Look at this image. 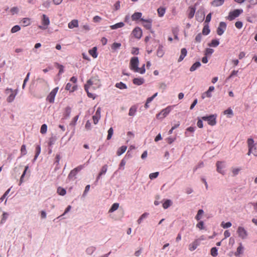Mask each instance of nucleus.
<instances>
[{
  "label": "nucleus",
  "instance_id": "f257e3e1",
  "mask_svg": "<svg viewBox=\"0 0 257 257\" xmlns=\"http://www.w3.org/2000/svg\"><path fill=\"white\" fill-rule=\"evenodd\" d=\"M101 85L100 82L97 76L91 77L84 85V89L90 98H94L95 94L89 92L92 90L98 88Z\"/></svg>",
  "mask_w": 257,
  "mask_h": 257
},
{
  "label": "nucleus",
  "instance_id": "f03ea898",
  "mask_svg": "<svg viewBox=\"0 0 257 257\" xmlns=\"http://www.w3.org/2000/svg\"><path fill=\"white\" fill-rule=\"evenodd\" d=\"M247 146L248 148V155L252 154L254 156H257V144L254 143V141L251 138H249L247 141Z\"/></svg>",
  "mask_w": 257,
  "mask_h": 257
},
{
  "label": "nucleus",
  "instance_id": "7ed1b4c3",
  "mask_svg": "<svg viewBox=\"0 0 257 257\" xmlns=\"http://www.w3.org/2000/svg\"><path fill=\"white\" fill-rule=\"evenodd\" d=\"M216 114H212L209 116H202L201 119L204 121H207L209 125L213 126L216 124Z\"/></svg>",
  "mask_w": 257,
  "mask_h": 257
},
{
  "label": "nucleus",
  "instance_id": "20e7f679",
  "mask_svg": "<svg viewBox=\"0 0 257 257\" xmlns=\"http://www.w3.org/2000/svg\"><path fill=\"white\" fill-rule=\"evenodd\" d=\"M58 87H56L53 89H52L46 98L47 101H48L49 102L51 103H54L55 96L57 93L58 92Z\"/></svg>",
  "mask_w": 257,
  "mask_h": 257
},
{
  "label": "nucleus",
  "instance_id": "39448f33",
  "mask_svg": "<svg viewBox=\"0 0 257 257\" xmlns=\"http://www.w3.org/2000/svg\"><path fill=\"white\" fill-rule=\"evenodd\" d=\"M243 12L241 9H236L229 13L228 19L229 21H232L236 17H238Z\"/></svg>",
  "mask_w": 257,
  "mask_h": 257
},
{
  "label": "nucleus",
  "instance_id": "423d86ee",
  "mask_svg": "<svg viewBox=\"0 0 257 257\" xmlns=\"http://www.w3.org/2000/svg\"><path fill=\"white\" fill-rule=\"evenodd\" d=\"M42 24L43 26H40L39 28L42 30L46 29L50 24L49 18L45 14H43L42 16Z\"/></svg>",
  "mask_w": 257,
  "mask_h": 257
},
{
  "label": "nucleus",
  "instance_id": "0eeeda50",
  "mask_svg": "<svg viewBox=\"0 0 257 257\" xmlns=\"http://www.w3.org/2000/svg\"><path fill=\"white\" fill-rule=\"evenodd\" d=\"M171 106H168L163 109L157 115L158 119H162L165 117L171 111Z\"/></svg>",
  "mask_w": 257,
  "mask_h": 257
},
{
  "label": "nucleus",
  "instance_id": "6e6552de",
  "mask_svg": "<svg viewBox=\"0 0 257 257\" xmlns=\"http://www.w3.org/2000/svg\"><path fill=\"white\" fill-rule=\"evenodd\" d=\"M139 65V59L137 57H134L132 58L130 61V68L131 70L135 71L138 68Z\"/></svg>",
  "mask_w": 257,
  "mask_h": 257
},
{
  "label": "nucleus",
  "instance_id": "1a4fd4ad",
  "mask_svg": "<svg viewBox=\"0 0 257 257\" xmlns=\"http://www.w3.org/2000/svg\"><path fill=\"white\" fill-rule=\"evenodd\" d=\"M6 91L7 93L10 92V95L8 97L7 100L8 102L10 103L13 101V100L15 99V98L17 95V92L14 91L11 88H7L6 90Z\"/></svg>",
  "mask_w": 257,
  "mask_h": 257
},
{
  "label": "nucleus",
  "instance_id": "9d476101",
  "mask_svg": "<svg viewBox=\"0 0 257 257\" xmlns=\"http://www.w3.org/2000/svg\"><path fill=\"white\" fill-rule=\"evenodd\" d=\"M237 233L238 236L242 239L246 238L247 236V232L246 230L241 226H239L237 230Z\"/></svg>",
  "mask_w": 257,
  "mask_h": 257
},
{
  "label": "nucleus",
  "instance_id": "9b49d317",
  "mask_svg": "<svg viewBox=\"0 0 257 257\" xmlns=\"http://www.w3.org/2000/svg\"><path fill=\"white\" fill-rule=\"evenodd\" d=\"M226 28L225 23L221 22L219 23V27L217 30V33L218 35L221 36L223 34Z\"/></svg>",
  "mask_w": 257,
  "mask_h": 257
},
{
  "label": "nucleus",
  "instance_id": "f8f14e48",
  "mask_svg": "<svg viewBox=\"0 0 257 257\" xmlns=\"http://www.w3.org/2000/svg\"><path fill=\"white\" fill-rule=\"evenodd\" d=\"M142 30L139 27L135 28L132 32L134 36L137 39H140L142 37Z\"/></svg>",
  "mask_w": 257,
  "mask_h": 257
},
{
  "label": "nucleus",
  "instance_id": "ddd939ff",
  "mask_svg": "<svg viewBox=\"0 0 257 257\" xmlns=\"http://www.w3.org/2000/svg\"><path fill=\"white\" fill-rule=\"evenodd\" d=\"M141 21L142 22L143 26L148 30H150L152 28V20H145L141 19Z\"/></svg>",
  "mask_w": 257,
  "mask_h": 257
},
{
  "label": "nucleus",
  "instance_id": "4468645a",
  "mask_svg": "<svg viewBox=\"0 0 257 257\" xmlns=\"http://www.w3.org/2000/svg\"><path fill=\"white\" fill-rule=\"evenodd\" d=\"M101 109L98 107L94 115L92 116L93 122L95 124H97L100 118Z\"/></svg>",
  "mask_w": 257,
  "mask_h": 257
},
{
  "label": "nucleus",
  "instance_id": "2eb2a0df",
  "mask_svg": "<svg viewBox=\"0 0 257 257\" xmlns=\"http://www.w3.org/2000/svg\"><path fill=\"white\" fill-rule=\"evenodd\" d=\"M200 242L198 239H195L193 242L189 244V249L190 251H193L197 246L199 245Z\"/></svg>",
  "mask_w": 257,
  "mask_h": 257
},
{
  "label": "nucleus",
  "instance_id": "dca6fc26",
  "mask_svg": "<svg viewBox=\"0 0 257 257\" xmlns=\"http://www.w3.org/2000/svg\"><path fill=\"white\" fill-rule=\"evenodd\" d=\"M217 171L220 174H224V172L223 169L224 168L223 162L221 161H218L216 163Z\"/></svg>",
  "mask_w": 257,
  "mask_h": 257
},
{
  "label": "nucleus",
  "instance_id": "f3484780",
  "mask_svg": "<svg viewBox=\"0 0 257 257\" xmlns=\"http://www.w3.org/2000/svg\"><path fill=\"white\" fill-rule=\"evenodd\" d=\"M77 89V85L75 84V85H73L70 83H67V84H66V85L65 86V89L66 90H68V91H69L70 92H74Z\"/></svg>",
  "mask_w": 257,
  "mask_h": 257
},
{
  "label": "nucleus",
  "instance_id": "a211bd4d",
  "mask_svg": "<svg viewBox=\"0 0 257 257\" xmlns=\"http://www.w3.org/2000/svg\"><path fill=\"white\" fill-rule=\"evenodd\" d=\"M196 11V8L194 7H190L188 8V17L189 19H191L193 18L194 16L195 13Z\"/></svg>",
  "mask_w": 257,
  "mask_h": 257
},
{
  "label": "nucleus",
  "instance_id": "6ab92c4d",
  "mask_svg": "<svg viewBox=\"0 0 257 257\" xmlns=\"http://www.w3.org/2000/svg\"><path fill=\"white\" fill-rule=\"evenodd\" d=\"M187 51L186 48H182L181 50V54L178 60V62H181L187 55Z\"/></svg>",
  "mask_w": 257,
  "mask_h": 257
},
{
  "label": "nucleus",
  "instance_id": "aec40b11",
  "mask_svg": "<svg viewBox=\"0 0 257 257\" xmlns=\"http://www.w3.org/2000/svg\"><path fill=\"white\" fill-rule=\"evenodd\" d=\"M68 28L69 29H73L78 27V21L77 20H73L68 23Z\"/></svg>",
  "mask_w": 257,
  "mask_h": 257
},
{
  "label": "nucleus",
  "instance_id": "412c9836",
  "mask_svg": "<svg viewBox=\"0 0 257 257\" xmlns=\"http://www.w3.org/2000/svg\"><path fill=\"white\" fill-rule=\"evenodd\" d=\"M224 1L225 0H213L211 2V5L213 7H219L222 6L224 4Z\"/></svg>",
  "mask_w": 257,
  "mask_h": 257
},
{
  "label": "nucleus",
  "instance_id": "4be33fe9",
  "mask_svg": "<svg viewBox=\"0 0 257 257\" xmlns=\"http://www.w3.org/2000/svg\"><path fill=\"white\" fill-rule=\"evenodd\" d=\"M142 16V14L140 12H137L135 13L132 16V19L133 21H137L139 19L141 20V17Z\"/></svg>",
  "mask_w": 257,
  "mask_h": 257
},
{
  "label": "nucleus",
  "instance_id": "5701e85b",
  "mask_svg": "<svg viewBox=\"0 0 257 257\" xmlns=\"http://www.w3.org/2000/svg\"><path fill=\"white\" fill-rule=\"evenodd\" d=\"M89 53L93 58H96L97 57V48L94 47L92 49L89 50Z\"/></svg>",
  "mask_w": 257,
  "mask_h": 257
},
{
  "label": "nucleus",
  "instance_id": "b1692460",
  "mask_svg": "<svg viewBox=\"0 0 257 257\" xmlns=\"http://www.w3.org/2000/svg\"><path fill=\"white\" fill-rule=\"evenodd\" d=\"M144 82V79L142 78H136L133 79V83L137 85H141Z\"/></svg>",
  "mask_w": 257,
  "mask_h": 257
},
{
  "label": "nucleus",
  "instance_id": "393cba45",
  "mask_svg": "<svg viewBox=\"0 0 257 257\" xmlns=\"http://www.w3.org/2000/svg\"><path fill=\"white\" fill-rule=\"evenodd\" d=\"M21 23L24 27L29 26L31 24V19L28 18H23L21 21Z\"/></svg>",
  "mask_w": 257,
  "mask_h": 257
},
{
  "label": "nucleus",
  "instance_id": "a878e982",
  "mask_svg": "<svg viewBox=\"0 0 257 257\" xmlns=\"http://www.w3.org/2000/svg\"><path fill=\"white\" fill-rule=\"evenodd\" d=\"M164 54V51L163 50V47L162 45H160L157 51V55L159 57H162Z\"/></svg>",
  "mask_w": 257,
  "mask_h": 257
},
{
  "label": "nucleus",
  "instance_id": "bb28decb",
  "mask_svg": "<svg viewBox=\"0 0 257 257\" xmlns=\"http://www.w3.org/2000/svg\"><path fill=\"white\" fill-rule=\"evenodd\" d=\"M243 247L241 243L239 244V246L237 248L236 251L235 252V255L238 256V255L243 253Z\"/></svg>",
  "mask_w": 257,
  "mask_h": 257
},
{
  "label": "nucleus",
  "instance_id": "cd10ccee",
  "mask_svg": "<svg viewBox=\"0 0 257 257\" xmlns=\"http://www.w3.org/2000/svg\"><path fill=\"white\" fill-rule=\"evenodd\" d=\"M54 65L55 67H56L58 69H59V75L61 74L64 72V66L58 63H55Z\"/></svg>",
  "mask_w": 257,
  "mask_h": 257
},
{
  "label": "nucleus",
  "instance_id": "c85d7f7f",
  "mask_svg": "<svg viewBox=\"0 0 257 257\" xmlns=\"http://www.w3.org/2000/svg\"><path fill=\"white\" fill-rule=\"evenodd\" d=\"M201 66V63L199 62H196L193 64L190 68V71L192 72L195 71L196 69Z\"/></svg>",
  "mask_w": 257,
  "mask_h": 257
},
{
  "label": "nucleus",
  "instance_id": "c756f323",
  "mask_svg": "<svg viewBox=\"0 0 257 257\" xmlns=\"http://www.w3.org/2000/svg\"><path fill=\"white\" fill-rule=\"evenodd\" d=\"M127 147L126 146H121L119 149L117 151L116 154L118 156H120L124 153L126 150Z\"/></svg>",
  "mask_w": 257,
  "mask_h": 257
},
{
  "label": "nucleus",
  "instance_id": "7c9ffc66",
  "mask_svg": "<svg viewBox=\"0 0 257 257\" xmlns=\"http://www.w3.org/2000/svg\"><path fill=\"white\" fill-rule=\"evenodd\" d=\"M172 204V202L171 200L167 199L165 201V202L163 204V207L164 209H167L169 207H170Z\"/></svg>",
  "mask_w": 257,
  "mask_h": 257
},
{
  "label": "nucleus",
  "instance_id": "2f4dec72",
  "mask_svg": "<svg viewBox=\"0 0 257 257\" xmlns=\"http://www.w3.org/2000/svg\"><path fill=\"white\" fill-rule=\"evenodd\" d=\"M136 111H137V107L135 106H132L129 110L128 115L130 116H134V115H135Z\"/></svg>",
  "mask_w": 257,
  "mask_h": 257
},
{
  "label": "nucleus",
  "instance_id": "473e14b6",
  "mask_svg": "<svg viewBox=\"0 0 257 257\" xmlns=\"http://www.w3.org/2000/svg\"><path fill=\"white\" fill-rule=\"evenodd\" d=\"M57 193L60 195L64 196V195H65L66 194V191L65 189H64V188H62L61 187H59L57 188Z\"/></svg>",
  "mask_w": 257,
  "mask_h": 257
},
{
  "label": "nucleus",
  "instance_id": "72a5a7b5",
  "mask_svg": "<svg viewBox=\"0 0 257 257\" xmlns=\"http://www.w3.org/2000/svg\"><path fill=\"white\" fill-rule=\"evenodd\" d=\"M41 153V147L40 145H38L36 147V154L34 157V160H36L38 158V156Z\"/></svg>",
  "mask_w": 257,
  "mask_h": 257
},
{
  "label": "nucleus",
  "instance_id": "f704fd0d",
  "mask_svg": "<svg viewBox=\"0 0 257 257\" xmlns=\"http://www.w3.org/2000/svg\"><path fill=\"white\" fill-rule=\"evenodd\" d=\"M77 173L76 172L75 170L73 169L71 171L70 173L68 175V178L69 179H73L75 178V176L77 175Z\"/></svg>",
  "mask_w": 257,
  "mask_h": 257
},
{
  "label": "nucleus",
  "instance_id": "c9c22d12",
  "mask_svg": "<svg viewBox=\"0 0 257 257\" xmlns=\"http://www.w3.org/2000/svg\"><path fill=\"white\" fill-rule=\"evenodd\" d=\"M115 86L117 88H118L120 89H126L127 88L126 85L121 82H120L119 83H117L115 84Z\"/></svg>",
  "mask_w": 257,
  "mask_h": 257
},
{
  "label": "nucleus",
  "instance_id": "e433bc0d",
  "mask_svg": "<svg viewBox=\"0 0 257 257\" xmlns=\"http://www.w3.org/2000/svg\"><path fill=\"white\" fill-rule=\"evenodd\" d=\"M219 44V42L218 40L214 39L211 41L210 44H209V46L210 47H217Z\"/></svg>",
  "mask_w": 257,
  "mask_h": 257
},
{
  "label": "nucleus",
  "instance_id": "4c0bfd02",
  "mask_svg": "<svg viewBox=\"0 0 257 257\" xmlns=\"http://www.w3.org/2000/svg\"><path fill=\"white\" fill-rule=\"evenodd\" d=\"M165 9L164 8L160 7L158 9V15L160 17H163L165 13Z\"/></svg>",
  "mask_w": 257,
  "mask_h": 257
},
{
  "label": "nucleus",
  "instance_id": "58836bf2",
  "mask_svg": "<svg viewBox=\"0 0 257 257\" xmlns=\"http://www.w3.org/2000/svg\"><path fill=\"white\" fill-rule=\"evenodd\" d=\"M47 131V125L46 124L42 125L40 129V133L42 134H45Z\"/></svg>",
  "mask_w": 257,
  "mask_h": 257
},
{
  "label": "nucleus",
  "instance_id": "ea45409f",
  "mask_svg": "<svg viewBox=\"0 0 257 257\" xmlns=\"http://www.w3.org/2000/svg\"><path fill=\"white\" fill-rule=\"evenodd\" d=\"M106 171H107V166L104 165L101 168V171L98 174V178H99L103 174H104L106 173Z\"/></svg>",
  "mask_w": 257,
  "mask_h": 257
},
{
  "label": "nucleus",
  "instance_id": "a19ab883",
  "mask_svg": "<svg viewBox=\"0 0 257 257\" xmlns=\"http://www.w3.org/2000/svg\"><path fill=\"white\" fill-rule=\"evenodd\" d=\"M29 168V167L28 166H26L25 167V170L23 173V174L22 175L21 177V178H20V183H19V185H21V184L23 183V178L26 173V172L27 171V170Z\"/></svg>",
  "mask_w": 257,
  "mask_h": 257
},
{
  "label": "nucleus",
  "instance_id": "79ce46f5",
  "mask_svg": "<svg viewBox=\"0 0 257 257\" xmlns=\"http://www.w3.org/2000/svg\"><path fill=\"white\" fill-rule=\"evenodd\" d=\"M210 32V30L208 26H205L202 30V34L204 35H208Z\"/></svg>",
  "mask_w": 257,
  "mask_h": 257
},
{
  "label": "nucleus",
  "instance_id": "37998d69",
  "mask_svg": "<svg viewBox=\"0 0 257 257\" xmlns=\"http://www.w3.org/2000/svg\"><path fill=\"white\" fill-rule=\"evenodd\" d=\"M145 64L141 68H138L135 72H139L141 74H144L145 72Z\"/></svg>",
  "mask_w": 257,
  "mask_h": 257
},
{
  "label": "nucleus",
  "instance_id": "c03bdc74",
  "mask_svg": "<svg viewBox=\"0 0 257 257\" xmlns=\"http://www.w3.org/2000/svg\"><path fill=\"white\" fill-rule=\"evenodd\" d=\"M231 223L230 222H227L226 223H224V222H222L221 224V227H222L223 228H227L230 227L231 226Z\"/></svg>",
  "mask_w": 257,
  "mask_h": 257
},
{
  "label": "nucleus",
  "instance_id": "a18cd8bd",
  "mask_svg": "<svg viewBox=\"0 0 257 257\" xmlns=\"http://www.w3.org/2000/svg\"><path fill=\"white\" fill-rule=\"evenodd\" d=\"M211 254L213 256H216L217 255L218 252L216 247H214L211 249Z\"/></svg>",
  "mask_w": 257,
  "mask_h": 257
},
{
  "label": "nucleus",
  "instance_id": "49530a36",
  "mask_svg": "<svg viewBox=\"0 0 257 257\" xmlns=\"http://www.w3.org/2000/svg\"><path fill=\"white\" fill-rule=\"evenodd\" d=\"M203 214V210L202 209H199L198 211L197 214L195 217V218L197 220H199L201 218V216Z\"/></svg>",
  "mask_w": 257,
  "mask_h": 257
},
{
  "label": "nucleus",
  "instance_id": "de8ad7c7",
  "mask_svg": "<svg viewBox=\"0 0 257 257\" xmlns=\"http://www.w3.org/2000/svg\"><path fill=\"white\" fill-rule=\"evenodd\" d=\"M21 29V28L18 25H16L15 26H14L12 29H11V32L12 33H16L19 31H20Z\"/></svg>",
  "mask_w": 257,
  "mask_h": 257
},
{
  "label": "nucleus",
  "instance_id": "09e8293b",
  "mask_svg": "<svg viewBox=\"0 0 257 257\" xmlns=\"http://www.w3.org/2000/svg\"><path fill=\"white\" fill-rule=\"evenodd\" d=\"M124 25V23L122 22L118 23L113 25V29H116L119 28H121L123 27Z\"/></svg>",
  "mask_w": 257,
  "mask_h": 257
},
{
  "label": "nucleus",
  "instance_id": "8fccbe9b",
  "mask_svg": "<svg viewBox=\"0 0 257 257\" xmlns=\"http://www.w3.org/2000/svg\"><path fill=\"white\" fill-rule=\"evenodd\" d=\"M21 154L22 156H24L27 154L26 147V145H23L21 148Z\"/></svg>",
  "mask_w": 257,
  "mask_h": 257
},
{
  "label": "nucleus",
  "instance_id": "3c124183",
  "mask_svg": "<svg viewBox=\"0 0 257 257\" xmlns=\"http://www.w3.org/2000/svg\"><path fill=\"white\" fill-rule=\"evenodd\" d=\"M11 189H9L7 190V191L4 193V194L0 198V202H2L5 199L6 196L8 195Z\"/></svg>",
  "mask_w": 257,
  "mask_h": 257
},
{
  "label": "nucleus",
  "instance_id": "603ef678",
  "mask_svg": "<svg viewBox=\"0 0 257 257\" xmlns=\"http://www.w3.org/2000/svg\"><path fill=\"white\" fill-rule=\"evenodd\" d=\"M158 175L159 172L152 173L150 174L149 178L152 180L156 178L158 176Z\"/></svg>",
  "mask_w": 257,
  "mask_h": 257
},
{
  "label": "nucleus",
  "instance_id": "864d4df0",
  "mask_svg": "<svg viewBox=\"0 0 257 257\" xmlns=\"http://www.w3.org/2000/svg\"><path fill=\"white\" fill-rule=\"evenodd\" d=\"M202 35L201 33L198 34L195 37V42L200 43L202 40Z\"/></svg>",
  "mask_w": 257,
  "mask_h": 257
},
{
  "label": "nucleus",
  "instance_id": "5fc2aeb1",
  "mask_svg": "<svg viewBox=\"0 0 257 257\" xmlns=\"http://www.w3.org/2000/svg\"><path fill=\"white\" fill-rule=\"evenodd\" d=\"M214 52L213 49H210V48H207L205 50V55H211Z\"/></svg>",
  "mask_w": 257,
  "mask_h": 257
},
{
  "label": "nucleus",
  "instance_id": "6e6d98bb",
  "mask_svg": "<svg viewBox=\"0 0 257 257\" xmlns=\"http://www.w3.org/2000/svg\"><path fill=\"white\" fill-rule=\"evenodd\" d=\"M8 215H9L8 213H7L6 212L3 213L2 219L1 220L2 223H3L4 222H5V221L6 220V219H7V218L8 217Z\"/></svg>",
  "mask_w": 257,
  "mask_h": 257
},
{
  "label": "nucleus",
  "instance_id": "4d7b16f0",
  "mask_svg": "<svg viewBox=\"0 0 257 257\" xmlns=\"http://www.w3.org/2000/svg\"><path fill=\"white\" fill-rule=\"evenodd\" d=\"M157 95L158 93L157 92L155 93L152 96L148 98L146 101L147 103H150L154 99V98L157 96Z\"/></svg>",
  "mask_w": 257,
  "mask_h": 257
},
{
  "label": "nucleus",
  "instance_id": "13d9d810",
  "mask_svg": "<svg viewBox=\"0 0 257 257\" xmlns=\"http://www.w3.org/2000/svg\"><path fill=\"white\" fill-rule=\"evenodd\" d=\"M167 87V85L163 82L160 83L159 84V88L162 89L163 91L165 90Z\"/></svg>",
  "mask_w": 257,
  "mask_h": 257
},
{
  "label": "nucleus",
  "instance_id": "bf43d9fd",
  "mask_svg": "<svg viewBox=\"0 0 257 257\" xmlns=\"http://www.w3.org/2000/svg\"><path fill=\"white\" fill-rule=\"evenodd\" d=\"M242 23L240 21H237L235 23V26L236 28L240 29L242 27Z\"/></svg>",
  "mask_w": 257,
  "mask_h": 257
},
{
  "label": "nucleus",
  "instance_id": "052dcab7",
  "mask_svg": "<svg viewBox=\"0 0 257 257\" xmlns=\"http://www.w3.org/2000/svg\"><path fill=\"white\" fill-rule=\"evenodd\" d=\"M196 227L199 228L200 229H204V222L202 221H200L197 224Z\"/></svg>",
  "mask_w": 257,
  "mask_h": 257
},
{
  "label": "nucleus",
  "instance_id": "680f3d73",
  "mask_svg": "<svg viewBox=\"0 0 257 257\" xmlns=\"http://www.w3.org/2000/svg\"><path fill=\"white\" fill-rule=\"evenodd\" d=\"M237 73H238V71L237 70H233V71H232L231 72L230 75L228 77L227 79H229L232 78L234 76L237 75Z\"/></svg>",
  "mask_w": 257,
  "mask_h": 257
},
{
  "label": "nucleus",
  "instance_id": "e2e57ef3",
  "mask_svg": "<svg viewBox=\"0 0 257 257\" xmlns=\"http://www.w3.org/2000/svg\"><path fill=\"white\" fill-rule=\"evenodd\" d=\"M112 135V127H110L108 131V135L107 137V140H110Z\"/></svg>",
  "mask_w": 257,
  "mask_h": 257
},
{
  "label": "nucleus",
  "instance_id": "0e129e2a",
  "mask_svg": "<svg viewBox=\"0 0 257 257\" xmlns=\"http://www.w3.org/2000/svg\"><path fill=\"white\" fill-rule=\"evenodd\" d=\"M18 12V8L17 7H13L11 9V13L12 15L17 14Z\"/></svg>",
  "mask_w": 257,
  "mask_h": 257
},
{
  "label": "nucleus",
  "instance_id": "69168bd1",
  "mask_svg": "<svg viewBox=\"0 0 257 257\" xmlns=\"http://www.w3.org/2000/svg\"><path fill=\"white\" fill-rule=\"evenodd\" d=\"M139 50L137 48H133L131 53L132 54L137 55L139 54Z\"/></svg>",
  "mask_w": 257,
  "mask_h": 257
},
{
  "label": "nucleus",
  "instance_id": "338daca9",
  "mask_svg": "<svg viewBox=\"0 0 257 257\" xmlns=\"http://www.w3.org/2000/svg\"><path fill=\"white\" fill-rule=\"evenodd\" d=\"M95 250V248L93 247H90L86 249V252L88 254H91Z\"/></svg>",
  "mask_w": 257,
  "mask_h": 257
},
{
  "label": "nucleus",
  "instance_id": "774afa93",
  "mask_svg": "<svg viewBox=\"0 0 257 257\" xmlns=\"http://www.w3.org/2000/svg\"><path fill=\"white\" fill-rule=\"evenodd\" d=\"M101 20V18L99 16H96L94 17L93 18V21L95 23L99 22Z\"/></svg>",
  "mask_w": 257,
  "mask_h": 257
}]
</instances>
